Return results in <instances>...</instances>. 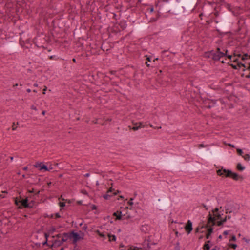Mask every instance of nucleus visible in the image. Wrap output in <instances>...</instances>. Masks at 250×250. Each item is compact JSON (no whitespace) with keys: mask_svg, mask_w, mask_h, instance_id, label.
Returning <instances> with one entry per match:
<instances>
[{"mask_svg":"<svg viewBox=\"0 0 250 250\" xmlns=\"http://www.w3.org/2000/svg\"><path fill=\"white\" fill-rule=\"evenodd\" d=\"M73 62H76V60H75V59H74H74H73Z\"/></svg>","mask_w":250,"mask_h":250,"instance_id":"obj_45","label":"nucleus"},{"mask_svg":"<svg viewBox=\"0 0 250 250\" xmlns=\"http://www.w3.org/2000/svg\"><path fill=\"white\" fill-rule=\"evenodd\" d=\"M146 64L147 65V66H149V64H148V62H146Z\"/></svg>","mask_w":250,"mask_h":250,"instance_id":"obj_42","label":"nucleus"},{"mask_svg":"<svg viewBox=\"0 0 250 250\" xmlns=\"http://www.w3.org/2000/svg\"><path fill=\"white\" fill-rule=\"evenodd\" d=\"M132 200H133V199L130 198V199L127 202V205H128L127 207H129V209H131V207L133 205Z\"/></svg>","mask_w":250,"mask_h":250,"instance_id":"obj_23","label":"nucleus"},{"mask_svg":"<svg viewBox=\"0 0 250 250\" xmlns=\"http://www.w3.org/2000/svg\"><path fill=\"white\" fill-rule=\"evenodd\" d=\"M68 239V234L63 233V234H59L57 236L56 239L54 240L53 245L55 246H59L63 242H66Z\"/></svg>","mask_w":250,"mask_h":250,"instance_id":"obj_6","label":"nucleus"},{"mask_svg":"<svg viewBox=\"0 0 250 250\" xmlns=\"http://www.w3.org/2000/svg\"><path fill=\"white\" fill-rule=\"evenodd\" d=\"M150 127H152V125H150Z\"/></svg>","mask_w":250,"mask_h":250,"instance_id":"obj_54","label":"nucleus"},{"mask_svg":"<svg viewBox=\"0 0 250 250\" xmlns=\"http://www.w3.org/2000/svg\"><path fill=\"white\" fill-rule=\"evenodd\" d=\"M242 157L244 158V160L249 161L250 160V155L249 154H245L244 155H242Z\"/></svg>","mask_w":250,"mask_h":250,"instance_id":"obj_22","label":"nucleus"},{"mask_svg":"<svg viewBox=\"0 0 250 250\" xmlns=\"http://www.w3.org/2000/svg\"><path fill=\"white\" fill-rule=\"evenodd\" d=\"M229 233V231H225L224 232H223V234L224 235H228Z\"/></svg>","mask_w":250,"mask_h":250,"instance_id":"obj_33","label":"nucleus"},{"mask_svg":"<svg viewBox=\"0 0 250 250\" xmlns=\"http://www.w3.org/2000/svg\"><path fill=\"white\" fill-rule=\"evenodd\" d=\"M228 146H230V147H234V145H232V144H228Z\"/></svg>","mask_w":250,"mask_h":250,"instance_id":"obj_38","label":"nucleus"},{"mask_svg":"<svg viewBox=\"0 0 250 250\" xmlns=\"http://www.w3.org/2000/svg\"><path fill=\"white\" fill-rule=\"evenodd\" d=\"M183 227H184L185 230L188 233H189L192 230V222L190 220L188 221L186 226L183 225Z\"/></svg>","mask_w":250,"mask_h":250,"instance_id":"obj_12","label":"nucleus"},{"mask_svg":"<svg viewBox=\"0 0 250 250\" xmlns=\"http://www.w3.org/2000/svg\"><path fill=\"white\" fill-rule=\"evenodd\" d=\"M95 123H100V122L99 120H97Z\"/></svg>","mask_w":250,"mask_h":250,"instance_id":"obj_40","label":"nucleus"},{"mask_svg":"<svg viewBox=\"0 0 250 250\" xmlns=\"http://www.w3.org/2000/svg\"><path fill=\"white\" fill-rule=\"evenodd\" d=\"M110 121V119H106V120L104 122V123H103V124H106V122H107V121Z\"/></svg>","mask_w":250,"mask_h":250,"instance_id":"obj_34","label":"nucleus"},{"mask_svg":"<svg viewBox=\"0 0 250 250\" xmlns=\"http://www.w3.org/2000/svg\"><path fill=\"white\" fill-rule=\"evenodd\" d=\"M61 250H64V248H61Z\"/></svg>","mask_w":250,"mask_h":250,"instance_id":"obj_51","label":"nucleus"},{"mask_svg":"<svg viewBox=\"0 0 250 250\" xmlns=\"http://www.w3.org/2000/svg\"><path fill=\"white\" fill-rule=\"evenodd\" d=\"M92 209H96V206L95 205H93L92 207Z\"/></svg>","mask_w":250,"mask_h":250,"instance_id":"obj_37","label":"nucleus"},{"mask_svg":"<svg viewBox=\"0 0 250 250\" xmlns=\"http://www.w3.org/2000/svg\"><path fill=\"white\" fill-rule=\"evenodd\" d=\"M35 167L38 168L41 171H47L50 170L45 165H43L42 163H37L35 165Z\"/></svg>","mask_w":250,"mask_h":250,"instance_id":"obj_11","label":"nucleus"},{"mask_svg":"<svg viewBox=\"0 0 250 250\" xmlns=\"http://www.w3.org/2000/svg\"><path fill=\"white\" fill-rule=\"evenodd\" d=\"M99 185V183L98 181H97V182H96V185H97V186H98V185Z\"/></svg>","mask_w":250,"mask_h":250,"instance_id":"obj_46","label":"nucleus"},{"mask_svg":"<svg viewBox=\"0 0 250 250\" xmlns=\"http://www.w3.org/2000/svg\"><path fill=\"white\" fill-rule=\"evenodd\" d=\"M150 230V227L148 225H142L140 228V230L141 232L144 233H147Z\"/></svg>","mask_w":250,"mask_h":250,"instance_id":"obj_13","label":"nucleus"},{"mask_svg":"<svg viewBox=\"0 0 250 250\" xmlns=\"http://www.w3.org/2000/svg\"><path fill=\"white\" fill-rule=\"evenodd\" d=\"M153 11V9L152 8H151V9H150V12H152Z\"/></svg>","mask_w":250,"mask_h":250,"instance_id":"obj_48","label":"nucleus"},{"mask_svg":"<svg viewBox=\"0 0 250 250\" xmlns=\"http://www.w3.org/2000/svg\"><path fill=\"white\" fill-rule=\"evenodd\" d=\"M196 231L197 232H200L201 230H200V228L199 227H197L196 229Z\"/></svg>","mask_w":250,"mask_h":250,"instance_id":"obj_31","label":"nucleus"},{"mask_svg":"<svg viewBox=\"0 0 250 250\" xmlns=\"http://www.w3.org/2000/svg\"><path fill=\"white\" fill-rule=\"evenodd\" d=\"M120 250H143L141 248L133 246H127L126 247H125L122 244L120 245Z\"/></svg>","mask_w":250,"mask_h":250,"instance_id":"obj_10","label":"nucleus"},{"mask_svg":"<svg viewBox=\"0 0 250 250\" xmlns=\"http://www.w3.org/2000/svg\"><path fill=\"white\" fill-rule=\"evenodd\" d=\"M236 56L237 55H235V56L234 57H232V56H230V55H229L228 56V58L229 59H231L233 62H236L237 63L236 65H235V64H231V66H232V67L233 68L235 69H238L241 68V67H244V69L246 68V66L245 65V64H243V63H242L240 62H239L238 61V59L236 58ZM237 56L239 57H240L241 56V54H238Z\"/></svg>","mask_w":250,"mask_h":250,"instance_id":"obj_7","label":"nucleus"},{"mask_svg":"<svg viewBox=\"0 0 250 250\" xmlns=\"http://www.w3.org/2000/svg\"><path fill=\"white\" fill-rule=\"evenodd\" d=\"M218 175L222 177H231L234 180H238L240 176L236 173L232 172L231 170L226 169L221 167L217 170Z\"/></svg>","mask_w":250,"mask_h":250,"instance_id":"obj_2","label":"nucleus"},{"mask_svg":"<svg viewBox=\"0 0 250 250\" xmlns=\"http://www.w3.org/2000/svg\"><path fill=\"white\" fill-rule=\"evenodd\" d=\"M225 53L221 52L219 48H217L216 51H211L206 54V56L211 58L214 60H219L220 58L225 56Z\"/></svg>","mask_w":250,"mask_h":250,"instance_id":"obj_3","label":"nucleus"},{"mask_svg":"<svg viewBox=\"0 0 250 250\" xmlns=\"http://www.w3.org/2000/svg\"><path fill=\"white\" fill-rule=\"evenodd\" d=\"M175 233H176V235H177V234H178V232H177V231H176V232H175Z\"/></svg>","mask_w":250,"mask_h":250,"instance_id":"obj_53","label":"nucleus"},{"mask_svg":"<svg viewBox=\"0 0 250 250\" xmlns=\"http://www.w3.org/2000/svg\"><path fill=\"white\" fill-rule=\"evenodd\" d=\"M246 78H250V72L249 73V74L246 76Z\"/></svg>","mask_w":250,"mask_h":250,"instance_id":"obj_39","label":"nucleus"},{"mask_svg":"<svg viewBox=\"0 0 250 250\" xmlns=\"http://www.w3.org/2000/svg\"><path fill=\"white\" fill-rule=\"evenodd\" d=\"M113 194H114V195H116V192H114Z\"/></svg>","mask_w":250,"mask_h":250,"instance_id":"obj_50","label":"nucleus"},{"mask_svg":"<svg viewBox=\"0 0 250 250\" xmlns=\"http://www.w3.org/2000/svg\"><path fill=\"white\" fill-rule=\"evenodd\" d=\"M17 128V126H16L15 123H13V126H12V129L13 130H15L16 128Z\"/></svg>","mask_w":250,"mask_h":250,"instance_id":"obj_29","label":"nucleus"},{"mask_svg":"<svg viewBox=\"0 0 250 250\" xmlns=\"http://www.w3.org/2000/svg\"><path fill=\"white\" fill-rule=\"evenodd\" d=\"M74 250H78V249H76V248H75Z\"/></svg>","mask_w":250,"mask_h":250,"instance_id":"obj_55","label":"nucleus"},{"mask_svg":"<svg viewBox=\"0 0 250 250\" xmlns=\"http://www.w3.org/2000/svg\"><path fill=\"white\" fill-rule=\"evenodd\" d=\"M248 57L250 58V56H248V55L247 54H244V55L242 57L241 59H242V60H243V61H244V60H246V59H248Z\"/></svg>","mask_w":250,"mask_h":250,"instance_id":"obj_24","label":"nucleus"},{"mask_svg":"<svg viewBox=\"0 0 250 250\" xmlns=\"http://www.w3.org/2000/svg\"><path fill=\"white\" fill-rule=\"evenodd\" d=\"M205 147V146H204V145L203 144H200L199 146V148H202V147Z\"/></svg>","mask_w":250,"mask_h":250,"instance_id":"obj_35","label":"nucleus"},{"mask_svg":"<svg viewBox=\"0 0 250 250\" xmlns=\"http://www.w3.org/2000/svg\"><path fill=\"white\" fill-rule=\"evenodd\" d=\"M221 238H222V236H221V235H220V236H219V238L221 239Z\"/></svg>","mask_w":250,"mask_h":250,"instance_id":"obj_49","label":"nucleus"},{"mask_svg":"<svg viewBox=\"0 0 250 250\" xmlns=\"http://www.w3.org/2000/svg\"><path fill=\"white\" fill-rule=\"evenodd\" d=\"M113 190L112 188L109 189L106 194L104 195L103 197L105 199H108L111 197V193H112Z\"/></svg>","mask_w":250,"mask_h":250,"instance_id":"obj_16","label":"nucleus"},{"mask_svg":"<svg viewBox=\"0 0 250 250\" xmlns=\"http://www.w3.org/2000/svg\"><path fill=\"white\" fill-rule=\"evenodd\" d=\"M89 174L88 173H87V174H86L85 175V176L86 177H88V176H89Z\"/></svg>","mask_w":250,"mask_h":250,"instance_id":"obj_43","label":"nucleus"},{"mask_svg":"<svg viewBox=\"0 0 250 250\" xmlns=\"http://www.w3.org/2000/svg\"><path fill=\"white\" fill-rule=\"evenodd\" d=\"M45 238H46V239H47V235L46 234H45ZM47 243V240H46V241L42 243V245H45Z\"/></svg>","mask_w":250,"mask_h":250,"instance_id":"obj_30","label":"nucleus"},{"mask_svg":"<svg viewBox=\"0 0 250 250\" xmlns=\"http://www.w3.org/2000/svg\"><path fill=\"white\" fill-rule=\"evenodd\" d=\"M147 60L148 62H149L151 61L150 59L149 58H147Z\"/></svg>","mask_w":250,"mask_h":250,"instance_id":"obj_41","label":"nucleus"},{"mask_svg":"<svg viewBox=\"0 0 250 250\" xmlns=\"http://www.w3.org/2000/svg\"><path fill=\"white\" fill-rule=\"evenodd\" d=\"M236 240V238L235 236H232L231 238L229 239V241H235Z\"/></svg>","mask_w":250,"mask_h":250,"instance_id":"obj_28","label":"nucleus"},{"mask_svg":"<svg viewBox=\"0 0 250 250\" xmlns=\"http://www.w3.org/2000/svg\"><path fill=\"white\" fill-rule=\"evenodd\" d=\"M59 205L60 207L62 208L65 206V203L63 202H60Z\"/></svg>","mask_w":250,"mask_h":250,"instance_id":"obj_27","label":"nucleus"},{"mask_svg":"<svg viewBox=\"0 0 250 250\" xmlns=\"http://www.w3.org/2000/svg\"><path fill=\"white\" fill-rule=\"evenodd\" d=\"M107 237L109 241H115L116 239V237L114 235L107 234Z\"/></svg>","mask_w":250,"mask_h":250,"instance_id":"obj_19","label":"nucleus"},{"mask_svg":"<svg viewBox=\"0 0 250 250\" xmlns=\"http://www.w3.org/2000/svg\"><path fill=\"white\" fill-rule=\"evenodd\" d=\"M211 245V242L209 240L207 241L203 246V249L204 250H209Z\"/></svg>","mask_w":250,"mask_h":250,"instance_id":"obj_14","label":"nucleus"},{"mask_svg":"<svg viewBox=\"0 0 250 250\" xmlns=\"http://www.w3.org/2000/svg\"><path fill=\"white\" fill-rule=\"evenodd\" d=\"M239 205L235 203H230L225 206L226 213H233L236 214L239 209Z\"/></svg>","mask_w":250,"mask_h":250,"instance_id":"obj_5","label":"nucleus"},{"mask_svg":"<svg viewBox=\"0 0 250 250\" xmlns=\"http://www.w3.org/2000/svg\"><path fill=\"white\" fill-rule=\"evenodd\" d=\"M11 159L13 160V157H11Z\"/></svg>","mask_w":250,"mask_h":250,"instance_id":"obj_56","label":"nucleus"},{"mask_svg":"<svg viewBox=\"0 0 250 250\" xmlns=\"http://www.w3.org/2000/svg\"><path fill=\"white\" fill-rule=\"evenodd\" d=\"M229 247L233 249H235L237 248V246L236 244H230L229 245Z\"/></svg>","mask_w":250,"mask_h":250,"instance_id":"obj_25","label":"nucleus"},{"mask_svg":"<svg viewBox=\"0 0 250 250\" xmlns=\"http://www.w3.org/2000/svg\"><path fill=\"white\" fill-rule=\"evenodd\" d=\"M249 66L247 68L244 69V71H245L246 69L250 70V63L249 64Z\"/></svg>","mask_w":250,"mask_h":250,"instance_id":"obj_32","label":"nucleus"},{"mask_svg":"<svg viewBox=\"0 0 250 250\" xmlns=\"http://www.w3.org/2000/svg\"><path fill=\"white\" fill-rule=\"evenodd\" d=\"M222 208H216L213 210L212 212H209L208 215V223L213 225H217V226H221L224 223H225L227 219H229L231 218L230 215H226L225 217L223 218L222 217V210H221Z\"/></svg>","mask_w":250,"mask_h":250,"instance_id":"obj_1","label":"nucleus"},{"mask_svg":"<svg viewBox=\"0 0 250 250\" xmlns=\"http://www.w3.org/2000/svg\"><path fill=\"white\" fill-rule=\"evenodd\" d=\"M69 239H72L73 244H76L78 241L83 238V237L81 236L77 233L74 232H71L70 234H68Z\"/></svg>","mask_w":250,"mask_h":250,"instance_id":"obj_9","label":"nucleus"},{"mask_svg":"<svg viewBox=\"0 0 250 250\" xmlns=\"http://www.w3.org/2000/svg\"><path fill=\"white\" fill-rule=\"evenodd\" d=\"M27 91L28 92H30L31 91L30 89H27Z\"/></svg>","mask_w":250,"mask_h":250,"instance_id":"obj_47","label":"nucleus"},{"mask_svg":"<svg viewBox=\"0 0 250 250\" xmlns=\"http://www.w3.org/2000/svg\"><path fill=\"white\" fill-rule=\"evenodd\" d=\"M205 229H207V233L206 234V238L207 239H209L210 235H211V234L213 232V229L212 228H208V229L205 228Z\"/></svg>","mask_w":250,"mask_h":250,"instance_id":"obj_17","label":"nucleus"},{"mask_svg":"<svg viewBox=\"0 0 250 250\" xmlns=\"http://www.w3.org/2000/svg\"><path fill=\"white\" fill-rule=\"evenodd\" d=\"M61 217L59 213H56L55 214H51L50 216V218H59Z\"/></svg>","mask_w":250,"mask_h":250,"instance_id":"obj_20","label":"nucleus"},{"mask_svg":"<svg viewBox=\"0 0 250 250\" xmlns=\"http://www.w3.org/2000/svg\"><path fill=\"white\" fill-rule=\"evenodd\" d=\"M211 250H216V249L215 248H213V249H211Z\"/></svg>","mask_w":250,"mask_h":250,"instance_id":"obj_52","label":"nucleus"},{"mask_svg":"<svg viewBox=\"0 0 250 250\" xmlns=\"http://www.w3.org/2000/svg\"><path fill=\"white\" fill-rule=\"evenodd\" d=\"M15 204L19 208H27L30 207L28 203L27 198L23 199L21 197H17L14 199Z\"/></svg>","mask_w":250,"mask_h":250,"instance_id":"obj_4","label":"nucleus"},{"mask_svg":"<svg viewBox=\"0 0 250 250\" xmlns=\"http://www.w3.org/2000/svg\"><path fill=\"white\" fill-rule=\"evenodd\" d=\"M96 233L101 238H102L104 240L106 238V236H107V234L102 233L99 230H96Z\"/></svg>","mask_w":250,"mask_h":250,"instance_id":"obj_18","label":"nucleus"},{"mask_svg":"<svg viewBox=\"0 0 250 250\" xmlns=\"http://www.w3.org/2000/svg\"><path fill=\"white\" fill-rule=\"evenodd\" d=\"M45 112L44 111H43L42 112V115H44V114H45Z\"/></svg>","mask_w":250,"mask_h":250,"instance_id":"obj_44","label":"nucleus"},{"mask_svg":"<svg viewBox=\"0 0 250 250\" xmlns=\"http://www.w3.org/2000/svg\"><path fill=\"white\" fill-rule=\"evenodd\" d=\"M143 127L142 124L141 123H136L134 124V126L132 128L133 130H137L139 128Z\"/></svg>","mask_w":250,"mask_h":250,"instance_id":"obj_15","label":"nucleus"},{"mask_svg":"<svg viewBox=\"0 0 250 250\" xmlns=\"http://www.w3.org/2000/svg\"><path fill=\"white\" fill-rule=\"evenodd\" d=\"M46 89H47L46 87H45V88L43 89V94H44L45 93V91L46 90Z\"/></svg>","mask_w":250,"mask_h":250,"instance_id":"obj_36","label":"nucleus"},{"mask_svg":"<svg viewBox=\"0 0 250 250\" xmlns=\"http://www.w3.org/2000/svg\"><path fill=\"white\" fill-rule=\"evenodd\" d=\"M237 152L239 155L242 156L243 153L242 150L241 149H239V148L237 149Z\"/></svg>","mask_w":250,"mask_h":250,"instance_id":"obj_26","label":"nucleus"},{"mask_svg":"<svg viewBox=\"0 0 250 250\" xmlns=\"http://www.w3.org/2000/svg\"><path fill=\"white\" fill-rule=\"evenodd\" d=\"M129 207H125V208L121 207L119 210L114 212L113 215L116 217V219L120 220L123 216H125L127 214Z\"/></svg>","mask_w":250,"mask_h":250,"instance_id":"obj_8","label":"nucleus"},{"mask_svg":"<svg viewBox=\"0 0 250 250\" xmlns=\"http://www.w3.org/2000/svg\"><path fill=\"white\" fill-rule=\"evenodd\" d=\"M237 168L240 171H243L245 169V167L242 166L241 164H238L237 165Z\"/></svg>","mask_w":250,"mask_h":250,"instance_id":"obj_21","label":"nucleus"}]
</instances>
